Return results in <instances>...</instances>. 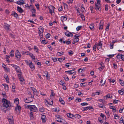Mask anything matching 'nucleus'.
<instances>
[{"label": "nucleus", "instance_id": "obj_1", "mask_svg": "<svg viewBox=\"0 0 124 124\" xmlns=\"http://www.w3.org/2000/svg\"><path fill=\"white\" fill-rule=\"evenodd\" d=\"M2 102L3 104V106L6 108H8V107L10 104V101H8L7 99L4 98L2 99Z\"/></svg>", "mask_w": 124, "mask_h": 124}, {"label": "nucleus", "instance_id": "obj_2", "mask_svg": "<svg viewBox=\"0 0 124 124\" xmlns=\"http://www.w3.org/2000/svg\"><path fill=\"white\" fill-rule=\"evenodd\" d=\"M27 108L30 109V111L32 112H36L38 110L37 108L35 105H28Z\"/></svg>", "mask_w": 124, "mask_h": 124}, {"label": "nucleus", "instance_id": "obj_3", "mask_svg": "<svg viewBox=\"0 0 124 124\" xmlns=\"http://www.w3.org/2000/svg\"><path fill=\"white\" fill-rule=\"evenodd\" d=\"M38 29L39 30L38 31L39 34L40 36H42L44 32V28L42 26H40L38 28Z\"/></svg>", "mask_w": 124, "mask_h": 124}, {"label": "nucleus", "instance_id": "obj_4", "mask_svg": "<svg viewBox=\"0 0 124 124\" xmlns=\"http://www.w3.org/2000/svg\"><path fill=\"white\" fill-rule=\"evenodd\" d=\"M49 13L51 14V15H52L53 13L54 14V8L52 6H50L49 7Z\"/></svg>", "mask_w": 124, "mask_h": 124}, {"label": "nucleus", "instance_id": "obj_5", "mask_svg": "<svg viewBox=\"0 0 124 124\" xmlns=\"http://www.w3.org/2000/svg\"><path fill=\"white\" fill-rule=\"evenodd\" d=\"M51 95L50 96V101H51V103H50V104L51 105L53 103V100H52V99L53 98V97L54 96V91L53 90H51Z\"/></svg>", "mask_w": 124, "mask_h": 124}, {"label": "nucleus", "instance_id": "obj_6", "mask_svg": "<svg viewBox=\"0 0 124 124\" xmlns=\"http://www.w3.org/2000/svg\"><path fill=\"white\" fill-rule=\"evenodd\" d=\"M21 109V107L18 104H16V106L15 108V110L16 112H20Z\"/></svg>", "mask_w": 124, "mask_h": 124}, {"label": "nucleus", "instance_id": "obj_7", "mask_svg": "<svg viewBox=\"0 0 124 124\" xmlns=\"http://www.w3.org/2000/svg\"><path fill=\"white\" fill-rule=\"evenodd\" d=\"M65 34L67 36L70 37L73 36V35L72 33L68 31L65 32Z\"/></svg>", "mask_w": 124, "mask_h": 124}, {"label": "nucleus", "instance_id": "obj_8", "mask_svg": "<svg viewBox=\"0 0 124 124\" xmlns=\"http://www.w3.org/2000/svg\"><path fill=\"white\" fill-rule=\"evenodd\" d=\"M93 107L92 106H90L89 107H83L82 108L83 111H85L87 110H90L91 109H93Z\"/></svg>", "mask_w": 124, "mask_h": 124}, {"label": "nucleus", "instance_id": "obj_9", "mask_svg": "<svg viewBox=\"0 0 124 124\" xmlns=\"http://www.w3.org/2000/svg\"><path fill=\"white\" fill-rule=\"evenodd\" d=\"M4 27L5 29L7 30H9V29L10 26L7 23H4Z\"/></svg>", "mask_w": 124, "mask_h": 124}, {"label": "nucleus", "instance_id": "obj_10", "mask_svg": "<svg viewBox=\"0 0 124 124\" xmlns=\"http://www.w3.org/2000/svg\"><path fill=\"white\" fill-rule=\"evenodd\" d=\"M95 9L96 10H99V11H101V8L100 7V5H98L97 4H95V6L94 7Z\"/></svg>", "mask_w": 124, "mask_h": 124}, {"label": "nucleus", "instance_id": "obj_11", "mask_svg": "<svg viewBox=\"0 0 124 124\" xmlns=\"http://www.w3.org/2000/svg\"><path fill=\"white\" fill-rule=\"evenodd\" d=\"M41 118L42 120V122L43 123L45 122L46 120L45 116L44 114H41Z\"/></svg>", "mask_w": 124, "mask_h": 124}, {"label": "nucleus", "instance_id": "obj_12", "mask_svg": "<svg viewBox=\"0 0 124 124\" xmlns=\"http://www.w3.org/2000/svg\"><path fill=\"white\" fill-rule=\"evenodd\" d=\"M30 63L28 64L30 68L31 69H33L34 70L35 69L34 66L33 65V64L32 63L31 61H30Z\"/></svg>", "mask_w": 124, "mask_h": 124}, {"label": "nucleus", "instance_id": "obj_13", "mask_svg": "<svg viewBox=\"0 0 124 124\" xmlns=\"http://www.w3.org/2000/svg\"><path fill=\"white\" fill-rule=\"evenodd\" d=\"M8 121L9 124H14L13 117H11L10 118H9Z\"/></svg>", "mask_w": 124, "mask_h": 124}, {"label": "nucleus", "instance_id": "obj_14", "mask_svg": "<svg viewBox=\"0 0 124 124\" xmlns=\"http://www.w3.org/2000/svg\"><path fill=\"white\" fill-rule=\"evenodd\" d=\"M24 2V1L23 0H21L17 1L16 2L17 4L22 5L24 4L23 3Z\"/></svg>", "mask_w": 124, "mask_h": 124}, {"label": "nucleus", "instance_id": "obj_15", "mask_svg": "<svg viewBox=\"0 0 124 124\" xmlns=\"http://www.w3.org/2000/svg\"><path fill=\"white\" fill-rule=\"evenodd\" d=\"M56 120L57 121V122H60L61 123H63L64 122H63L62 120H63V119H61V118L60 117L59 118H55Z\"/></svg>", "mask_w": 124, "mask_h": 124}, {"label": "nucleus", "instance_id": "obj_16", "mask_svg": "<svg viewBox=\"0 0 124 124\" xmlns=\"http://www.w3.org/2000/svg\"><path fill=\"white\" fill-rule=\"evenodd\" d=\"M17 10L20 13H22L23 12V9L20 7L18 6L17 7Z\"/></svg>", "mask_w": 124, "mask_h": 124}, {"label": "nucleus", "instance_id": "obj_17", "mask_svg": "<svg viewBox=\"0 0 124 124\" xmlns=\"http://www.w3.org/2000/svg\"><path fill=\"white\" fill-rule=\"evenodd\" d=\"M97 48L98 49H99V46H97V44H95V45L93 46V50L94 51H96V48Z\"/></svg>", "mask_w": 124, "mask_h": 124}, {"label": "nucleus", "instance_id": "obj_18", "mask_svg": "<svg viewBox=\"0 0 124 124\" xmlns=\"http://www.w3.org/2000/svg\"><path fill=\"white\" fill-rule=\"evenodd\" d=\"M97 46H99V49L100 48H101L102 47V43L101 42V41L98 43V44H97Z\"/></svg>", "mask_w": 124, "mask_h": 124}, {"label": "nucleus", "instance_id": "obj_19", "mask_svg": "<svg viewBox=\"0 0 124 124\" xmlns=\"http://www.w3.org/2000/svg\"><path fill=\"white\" fill-rule=\"evenodd\" d=\"M101 23L102 21H101L100 23L99 26V29H102L103 23Z\"/></svg>", "mask_w": 124, "mask_h": 124}, {"label": "nucleus", "instance_id": "obj_20", "mask_svg": "<svg viewBox=\"0 0 124 124\" xmlns=\"http://www.w3.org/2000/svg\"><path fill=\"white\" fill-rule=\"evenodd\" d=\"M11 15L12 16H14L16 18H17L18 16L17 14L15 12H14L12 13L11 14Z\"/></svg>", "mask_w": 124, "mask_h": 124}, {"label": "nucleus", "instance_id": "obj_21", "mask_svg": "<svg viewBox=\"0 0 124 124\" xmlns=\"http://www.w3.org/2000/svg\"><path fill=\"white\" fill-rule=\"evenodd\" d=\"M19 80L21 82V84H23L24 83V79L22 77L19 78Z\"/></svg>", "mask_w": 124, "mask_h": 124}, {"label": "nucleus", "instance_id": "obj_22", "mask_svg": "<svg viewBox=\"0 0 124 124\" xmlns=\"http://www.w3.org/2000/svg\"><path fill=\"white\" fill-rule=\"evenodd\" d=\"M16 71L17 73H21V70L20 69V68L19 67H18L17 68H16Z\"/></svg>", "mask_w": 124, "mask_h": 124}, {"label": "nucleus", "instance_id": "obj_23", "mask_svg": "<svg viewBox=\"0 0 124 124\" xmlns=\"http://www.w3.org/2000/svg\"><path fill=\"white\" fill-rule=\"evenodd\" d=\"M59 101L61 102V103L63 105H64L65 102L62 99V98H60L59 99Z\"/></svg>", "mask_w": 124, "mask_h": 124}, {"label": "nucleus", "instance_id": "obj_24", "mask_svg": "<svg viewBox=\"0 0 124 124\" xmlns=\"http://www.w3.org/2000/svg\"><path fill=\"white\" fill-rule=\"evenodd\" d=\"M110 108L112 109V110L113 111V112H115L116 111V109L114 106H110Z\"/></svg>", "mask_w": 124, "mask_h": 124}, {"label": "nucleus", "instance_id": "obj_25", "mask_svg": "<svg viewBox=\"0 0 124 124\" xmlns=\"http://www.w3.org/2000/svg\"><path fill=\"white\" fill-rule=\"evenodd\" d=\"M74 117L78 119H79L81 117V116L79 114H77L73 116Z\"/></svg>", "mask_w": 124, "mask_h": 124}, {"label": "nucleus", "instance_id": "obj_26", "mask_svg": "<svg viewBox=\"0 0 124 124\" xmlns=\"http://www.w3.org/2000/svg\"><path fill=\"white\" fill-rule=\"evenodd\" d=\"M122 54H118L116 56V58L119 59H120L121 58L122 59Z\"/></svg>", "mask_w": 124, "mask_h": 124}, {"label": "nucleus", "instance_id": "obj_27", "mask_svg": "<svg viewBox=\"0 0 124 124\" xmlns=\"http://www.w3.org/2000/svg\"><path fill=\"white\" fill-rule=\"evenodd\" d=\"M15 55L16 57L17 58H20L21 57V55L20 53H19V54H15Z\"/></svg>", "mask_w": 124, "mask_h": 124}, {"label": "nucleus", "instance_id": "obj_28", "mask_svg": "<svg viewBox=\"0 0 124 124\" xmlns=\"http://www.w3.org/2000/svg\"><path fill=\"white\" fill-rule=\"evenodd\" d=\"M14 51L13 50H12L10 52V56H11L13 57L14 56Z\"/></svg>", "mask_w": 124, "mask_h": 124}, {"label": "nucleus", "instance_id": "obj_29", "mask_svg": "<svg viewBox=\"0 0 124 124\" xmlns=\"http://www.w3.org/2000/svg\"><path fill=\"white\" fill-rule=\"evenodd\" d=\"M67 115L68 117L70 118H72L73 116V115L70 113H67Z\"/></svg>", "mask_w": 124, "mask_h": 124}, {"label": "nucleus", "instance_id": "obj_30", "mask_svg": "<svg viewBox=\"0 0 124 124\" xmlns=\"http://www.w3.org/2000/svg\"><path fill=\"white\" fill-rule=\"evenodd\" d=\"M30 116L31 117V119L32 118H33V112H32V111H30Z\"/></svg>", "mask_w": 124, "mask_h": 124}, {"label": "nucleus", "instance_id": "obj_31", "mask_svg": "<svg viewBox=\"0 0 124 124\" xmlns=\"http://www.w3.org/2000/svg\"><path fill=\"white\" fill-rule=\"evenodd\" d=\"M100 115L101 117L102 118V119H104V118H105V119H106V117L103 114L101 113Z\"/></svg>", "mask_w": 124, "mask_h": 124}, {"label": "nucleus", "instance_id": "obj_32", "mask_svg": "<svg viewBox=\"0 0 124 124\" xmlns=\"http://www.w3.org/2000/svg\"><path fill=\"white\" fill-rule=\"evenodd\" d=\"M87 85V83H81L80 84V86H86Z\"/></svg>", "mask_w": 124, "mask_h": 124}, {"label": "nucleus", "instance_id": "obj_33", "mask_svg": "<svg viewBox=\"0 0 124 124\" xmlns=\"http://www.w3.org/2000/svg\"><path fill=\"white\" fill-rule=\"evenodd\" d=\"M2 66L4 68L5 70H6L7 71H8V69L7 67H6V65L5 64H3Z\"/></svg>", "mask_w": 124, "mask_h": 124}, {"label": "nucleus", "instance_id": "obj_34", "mask_svg": "<svg viewBox=\"0 0 124 124\" xmlns=\"http://www.w3.org/2000/svg\"><path fill=\"white\" fill-rule=\"evenodd\" d=\"M89 28L92 30L93 31L94 30V28L93 25H90L89 26Z\"/></svg>", "mask_w": 124, "mask_h": 124}, {"label": "nucleus", "instance_id": "obj_35", "mask_svg": "<svg viewBox=\"0 0 124 124\" xmlns=\"http://www.w3.org/2000/svg\"><path fill=\"white\" fill-rule=\"evenodd\" d=\"M105 97L106 99H107V98H111L112 97V96H110V95L109 94H108L106 95Z\"/></svg>", "mask_w": 124, "mask_h": 124}, {"label": "nucleus", "instance_id": "obj_36", "mask_svg": "<svg viewBox=\"0 0 124 124\" xmlns=\"http://www.w3.org/2000/svg\"><path fill=\"white\" fill-rule=\"evenodd\" d=\"M72 70H70L68 71H65V72H67L68 73L70 74H72L74 72H72Z\"/></svg>", "mask_w": 124, "mask_h": 124}, {"label": "nucleus", "instance_id": "obj_37", "mask_svg": "<svg viewBox=\"0 0 124 124\" xmlns=\"http://www.w3.org/2000/svg\"><path fill=\"white\" fill-rule=\"evenodd\" d=\"M81 101V100L80 98H77L75 100V101L76 102H77L78 101V102H80Z\"/></svg>", "mask_w": 124, "mask_h": 124}, {"label": "nucleus", "instance_id": "obj_38", "mask_svg": "<svg viewBox=\"0 0 124 124\" xmlns=\"http://www.w3.org/2000/svg\"><path fill=\"white\" fill-rule=\"evenodd\" d=\"M118 92L119 94L121 95H122L124 94V92L122 91L121 90H119L118 91Z\"/></svg>", "mask_w": 124, "mask_h": 124}, {"label": "nucleus", "instance_id": "obj_39", "mask_svg": "<svg viewBox=\"0 0 124 124\" xmlns=\"http://www.w3.org/2000/svg\"><path fill=\"white\" fill-rule=\"evenodd\" d=\"M119 81L120 82V83L121 85L122 86H123L124 85V81H123L121 79H119Z\"/></svg>", "mask_w": 124, "mask_h": 124}, {"label": "nucleus", "instance_id": "obj_40", "mask_svg": "<svg viewBox=\"0 0 124 124\" xmlns=\"http://www.w3.org/2000/svg\"><path fill=\"white\" fill-rule=\"evenodd\" d=\"M105 67L104 66H101V67H100L99 68V70L100 71H102L104 69V68Z\"/></svg>", "mask_w": 124, "mask_h": 124}, {"label": "nucleus", "instance_id": "obj_41", "mask_svg": "<svg viewBox=\"0 0 124 124\" xmlns=\"http://www.w3.org/2000/svg\"><path fill=\"white\" fill-rule=\"evenodd\" d=\"M123 118L122 117H121L120 119L119 122L120 123H121L123 122Z\"/></svg>", "mask_w": 124, "mask_h": 124}, {"label": "nucleus", "instance_id": "obj_42", "mask_svg": "<svg viewBox=\"0 0 124 124\" xmlns=\"http://www.w3.org/2000/svg\"><path fill=\"white\" fill-rule=\"evenodd\" d=\"M64 52H62V53L60 52H58L57 53V54L59 56H61L63 55Z\"/></svg>", "mask_w": 124, "mask_h": 124}, {"label": "nucleus", "instance_id": "obj_43", "mask_svg": "<svg viewBox=\"0 0 124 124\" xmlns=\"http://www.w3.org/2000/svg\"><path fill=\"white\" fill-rule=\"evenodd\" d=\"M34 49L35 50H36V52L38 53V51H39V50L37 48V47L36 46H34Z\"/></svg>", "mask_w": 124, "mask_h": 124}, {"label": "nucleus", "instance_id": "obj_44", "mask_svg": "<svg viewBox=\"0 0 124 124\" xmlns=\"http://www.w3.org/2000/svg\"><path fill=\"white\" fill-rule=\"evenodd\" d=\"M103 81V79H101L100 82V84L101 85V86H103L104 85L105 83L106 82V81L105 80L104 81V82L102 83V82Z\"/></svg>", "mask_w": 124, "mask_h": 124}, {"label": "nucleus", "instance_id": "obj_45", "mask_svg": "<svg viewBox=\"0 0 124 124\" xmlns=\"http://www.w3.org/2000/svg\"><path fill=\"white\" fill-rule=\"evenodd\" d=\"M41 43L43 44H46L47 43V41H46L45 40H42V41H41Z\"/></svg>", "mask_w": 124, "mask_h": 124}, {"label": "nucleus", "instance_id": "obj_46", "mask_svg": "<svg viewBox=\"0 0 124 124\" xmlns=\"http://www.w3.org/2000/svg\"><path fill=\"white\" fill-rule=\"evenodd\" d=\"M81 18L82 19L83 21H85V17L84 15H81Z\"/></svg>", "mask_w": 124, "mask_h": 124}, {"label": "nucleus", "instance_id": "obj_47", "mask_svg": "<svg viewBox=\"0 0 124 124\" xmlns=\"http://www.w3.org/2000/svg\"><path fill=\"white\" fill-rule=\"evenodd\" d=\"M60 110V109L58 107L55 108V112H59Z\"/></svg>", "mask_w": 124, "mask_h": 124}, {"label": "nucleus", "instance_id": "obj_48", "mask_svg": "<svg viewBox=\"0 0 124 124\" xmlns=\"http://www.w3.org/2000/svg\"><path fill=\"white\" fill-rule=\"evenodd\" d=\"M88 105V104L87 103L84 102L81 103V105L82 106H84L85 105Z\"/></svg>", "mask_w": 124, "mask_h": 124}, {"label": "nucleus", "instance_id": "obj_49", "mask_svg": "<svg viewBox=\"0 0 124 124\" xmlns=\"http://www.w3.org/2000/svg\"><path fill=\"white\" fill-rule=\"evenodd\" d=\"M79 40V39L78 38H75L73 40V41L75 42H77Z\"/></svg>", "mask_w": 124, "mask_h": 124}, {"label": "nucleus", "instance_id": "obj_50", "mask_svg": "<svg viewBox=\"0 0 124 124\" xmlns=\"http://www.w3.org/2000/svg\"><path fill=\"white\" fill-rule=\"evenodd\" d=\"M50 34L49 33H48L45 36V37L46 39H48L49 38L50 36Z\"/></svg>", "mask_w": 124, "mask_h": 124}, {"label": "nucleus", "instance_id": "obj_51", "mask_svg": "<svg viewBox=\"0 0 124 124\" xmlns=\"http://www.w3.org/2000/svg\"><path fill=\"white\" fill-rule=\"evenodd\" d=\"M31 11H32V13H35L36 11V10L35 8H33L32 9H31Z\"/></svg>", "mask_w": 124, "mask_h": 124}, {"label": "nucleus", "instance_id": "obj_52", "mask_svg": "<svg viewBox=\"0 0 124 124\" xmlns=\"http://www.w3.org/2000/svg\"><path fill=\"white\" fill-rule=\"evenodd\" d=\"M64 79L65 80L67 81H68L69 80V78L66 75L64 77Z\"/></svg>", "mask_w": 124, "mask_h": 124}, {"label": "nucleus", "instance_id": "obj_53", "mask_svg": "<svg viewBox=\"0 0 124 124\" xmlns=\"http://www.w3.org/2000/svg\"><path fill=\"white\" fill-rule=\"evenodd\" d=\"M98 120L101 123H102L103 121L102 120L101 118L100 117H99L98 118Z\"/></svg>", "mask_w": 124, "mask_h": 124}, {"label": "nucleus", "instance_id": "obj_54", "mask_svg": "<svg viewBox=\"0 0 124 124\" xmlns=\"http://www.w3.org/2000/svg\"><path fill=\"white\" fill-rule=\"evenodd\" d=\"M108 5L106 4L105 6V10L106 11H107L108 10Z\"/></svg>", "mask_w": 124, "mask_h": 124}, {"label": "nucleus", "instance_id": "obj_55", "mask_svg": "<svg viewBox=\"0 0 124 124\" xmlns=\"http://www.w3.org/2000/svg\"><path fill=\"white\" fill-rule=\"evenodd\" d=\"M59 84L62 86H65V84L62 81H60V82Z\"/></svg>", "mask_w": 124, "mask_h": 124}, {"label": "nucleus", "instance_id": "obj_56", "mask_svg": "<svg viewBox=\"0 0 124 124\" xmlns=\"http://www.w3.org/2000/svg\"><path fill=\"white\" fill-rule=\"evenodd\" d=\"M109 26V24H108L107 26L106 27L105 29L106 31H108V30Z\"/></svg>", "mask_w": 124, "mask_h": 124}, {"label": "nucleus", "instance_id": "obj_57", "mask_svg": "<svg viewBox=\"0 0 124 124\" xmlns=\"http://www.w3.org/2000/svg\"><path fill=\"white\" fill-rule=\"evenodd\" d=\"M119 101L117 100H114L113 101V103L114 104H116Z\"/></svg>", "mask_w": 124, "mask_h": 124}, {"label": "nucleus", "instance_id": "obj_58", "mask_svg": "<svg viewBox=\"0 0 124 124\" xmlns=\"http://www.w3.org/2000/svg\"><path fill=\"white\" fill-rule=\"evenodd\" d=\"M114 118L116 119H118L119 118L118 116H117L116 114L114 116Z\"/></svg>", "mask_w": 124, "mask_h": 124}, {"label": "nucleus", "instance_id": "obj_59", "mask_svg": "<svg viewBox=\"0 0 124 124\" xmlns=\"http://www.w3.org/2000/svg\"><path fill=\"white\" fill-rule=\"evenodd\" d=\"M11 65L13 66L14 68L16 69V68H17L18 66H17L16 65H14L13 64H12Z\"/></svg>", "mask_w": 124, "mask_h": 124}, {"label": "nucleus", "instance_id": "obj_60", "mask_svg": "<svg viewBox=\"0 0 124 124\" xmlns=\"http://www.w3.org/2000/svg\"><path fill=\"white\" fill-rule=\"evenodd\" d=\"M14 102H16L17 104L18 103H19V99L18 98H16L14 100Z\"/></svg>", "mask_w": 124, "mask_h": 124}, {"label": "nucleus", "instance_id": "obj_61", "mask_svg": "<svg viewBox=\"0 0 124 124\" xmlns=\"http://www.w3.org/2000/svg\"><path fill=\"white\" fill-rule=\"evenodd\" d=\"M82 26H78L76 28V30L77 31H79L82 27Z\"/></svg>", "mask_w": 124, "mask_h": 124}, {"label": "nucleus", "instance_id": "obj_62", "mask_svg": "<svg viewBox=\"0 0 124 124\" xmlns=\"http://www.w3.org/2000/svg\"><path fill=\"white\" fill-rule=\"evenodd\" d=\"M24 101L26 103H29V102H31V101H28L27 100V98H26L24 100Z\"/></svg>", "mask_w": 124, "mask_h": 124}, {"label": "nucleus", "instance_id": "obj_63", "mask_svg": "<svg viewBox=\"0 0 124 124\" xmlns=\"http://www.w3.org/2000/svg\"><path fill=\"white\" fill-rule=\"evenodd\" d=\"M103 105L102 104H101L98 105V106L100 107V108H102L103 107Z\"/></svg>", "mask_w": 124, "mask_h": 124}, {"label": "nucleus", "instance_id": "obj_64", "mask_svg": "<svg viewBox=\"0 0 124 124\" xmlns=\"http://www.w3.org/2000/svg\"><path fill=\"white\" fill-rule=\"evenodd\" d=\"M113 66H114V67L115 69H116L117 68V65L116 64H115V63L113 64Z\"/></svg>", "mask_w": 124, "mask_h": 124}]
</instances>
